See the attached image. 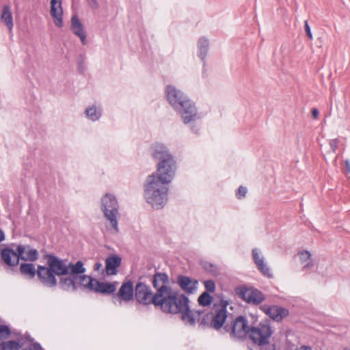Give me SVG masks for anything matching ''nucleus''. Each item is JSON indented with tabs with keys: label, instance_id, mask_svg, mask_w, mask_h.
I'll list each match as a JSON object with an SVG mask.
<instances>
[{
	"label": "nucleus",
	"instance_id": "23",
	"mask_svg": "<svg viewBox=\"0 0 350 350\" xmlns=\"http://www.w3.org/2000/svg\"><path fill=\"white\" fill-rule=\"evenodd\" d=\"M209 42L208 40L204 37H202L198 42V56L201 59L203 62V66L206 65V57L208 51Z\"/></svg>",
	"mask_w": 350,
	"mask_h": 350
},
{
	"label": "nucleus",
	"instance_id": "17",
	"mask_svg": "<svg viewBox=\"0 0 350 350\" xmlns=\"http://www.w3.org/2000/svg\"><path fill=\"white\" fill-rule=\"evenodd\" d=\"M135 297V288L131 280L123 282L118 293L113 294V297H118L120 299L129 301Z\"/></svg>",
	"mask_w": 350,
	"mask_h": 350
},
{
	"label": "nucleus",
	"instance_id": "44",
	"mask_svg": "<svg viewBox=\"0 0 350 350\" xmlns=\"http://www.w3.org/2000/svg\"><path fill=\"white\" fill-rule=\"evenodd\" d=\"M296 350H312V347L308 345H301L300 347L297 348Z\"/></svg>",
	"mask_w": 350,
	"mask_h": 350
},
{
	"label": "nucleus",
	"instance_id": "8",
	"mask_svg": "<svg viewBox=\"0 0 350 350\" xmlns=\"http://www.w3.org/2000/svg\"><path fill=\"white\" fill-rule=\"evenodd\" d=\"M66 267L68 269L67 273L59 275L61 277L57 284L63 291L75 292L77 291L78 285L77 282V275L85 273L86 269L81 260H78L75 264L71 262H67L66 260Z\"/></svg>",
	"mask_w": 350,
	"mask_h": 350
},
{
	"label": "nucleus",
	"instance_id": "21",
	"mask_svg": "<svg viewBox=\"0 0 350 350\" xmlns=\"http://www.w3.org/2000/svg\"><path fill=\"white\" fill-rule=\"evenodd\" d=\"M122 258L117 254H110L105 260V271L107 275L118 273V269L121 265Z\"/></svg>",
	"mask_w": 350,
	"mask_h": 350
},
{
	"label": "nucleus",
	"instance_id": "18",
	"mask_svg": "<svg viewBox=\"0 0 350 350\" xmlns=\"http://www.w3.org/2000/svg\"><path fill=\"white\" fill-rule=\"evenodd\" d=\"M228 317L227 308H217L213 311V317H212V327L215 330H219L224 327V323ZM222 333H224V331Z\"/></svg>",
	"mask_w": 350,
	"mask_h": 350
},
{
	"label": "nucleus",
	"instance_id": "26",
	"mask_svg": "<svg viewBox=\"0 0 350 350\" xmlns=\"http://www.w3.org/2000/svg\"><path fill=\"white\" fill-rule=\"evenodd\" d=\"M299 256L301 263L306 262L302 267L303 271L314 266L313 260L311 259V254L309 251L303 250L299 252Z\"/></svg>",
	"mask_w": 350,
	"mask_h": 350
},
{
	"label": "nucleus",
	"instance_id": "13",
	"mask_svg": "<svg viewBox=\"0 0 350 350\" xmlns=\"http://www.w3.org/2000/svg\"><path fill=\"white\" fill-rule=\"evenodd\" d=\"M88 286L89 290L104 295L113 294L116 289L115 284L100 282L96 279H91Z\"/></svg>",
	"mask_w": 350,
	"mask_h": 350
},
{
	"label": "nucleus",
	"instance_id": "35",
	"mask_svg": "<svg viewBox=\"0 0 350 350\" xmlns=\"http://www.w3.org/2000/svg\"><path fill=\"white\" fill-rule=\"evenodd\" d=\"M84 59H85V57H83V55H80L77 57V66H78V71H79L81 74H83V73L85 72V66H84V65H83Z\"/></svg>",
	"mask_w": 350,
	"mask_h": 350
},
{
	"label": "nucleus",
	"instance_id": "12",
	"mask_svg": "<svg viewBox=\"0 0 350 350\" xmlns=\"http://www.w3.org/2000/svg\"><path fill=\"white\" fill-rule=\"evenodd\" d=\"M135 299L139 304L154 306V293L150 286L142 282H138L135 286Z\"/></svg>",
	"mask_w": 350,
	"mask_h": 350
},
{
	"label": "nucleus",
	"instance_id": "36",
	"mask_svg": "<svg viewBox=\"0 0 350 350\" xmlns=\"http://www.w3.org/2000/svg\"><path fill=\"white\" fill-rule=\"evenodd\" d=\"M252 256L255 264L257 265L264 261L263 258H260L259 253L256 248L252 250Z\"/></svg>",
	"mask_w": 350,
	"mask_h": 350
},
{
	"label": "nucleus",
	"instance_id": "4",
	"mask_svg": "<svg viewBox=\"0 0 350 350\" xmlns=\"http://www.w3.org/2000/svg\"><path fill=\"white\" fill-rule=\"evenodd\" d=\"M44 258L47 260V266L38 265V279L44 286L53 288L57 285L56 275L67 273L66 260L52 254H46Z\"/></svg>",
	"mask_w": 350,
	"mask_h": 350
},
{
	"label": "nucleus",
	"instance_id": "48",
	"mask_svg": "<svg viewBox=\"0 0 350 350\" xmlns=\"http://www.w3.org/2000/svg\"><path fill=\"white\" fill-rule=\"evenodd\" d=\"M347 165L348 171L350 172V167H349V164L348 161L347 162Z\"/></svg>",
	"mask_w": 350,
	"mask_h": 350
},
{
	"label": "nucleus",
	"instance_id": "3",
	"mask_svg": "<svg viewBox=\"0 0 350 350\" xmlns=\"http://www.w3.org/2000/svg\"><path fill=\"white\" fill-rule=\"evenodd\" d=\"M165 93L167 102L180 115L185 124H189L198 118L195 103L183 92L174 85H167Z\"/></svg>",
	"mask_w": 350,
	"mask_h": 350
},
{
	"label": "nucleus",
	"instance_id": "42",
	"mask_svg": "<svg viewBox=\"0 0 350 350\" xmlns=\"http://www.w3.org/2000/svg\"><path fill=\"white\" fill-rule=\"evenodd\" d=\"M330 146L333 150H336L338 148V139H332L330 142Z\"/></svg>",
	"mask_w": 350,
	"mask_h": 350
},
{
	"label": "nucleus",
	"instance_id": "43",
	"mask_svg": "<svg viewBox=\"0 0 350 350\" xmlns=\"http://www.w3.org/2000/svg\"><path fill=\"white\" fill-rule=\"evenodd\" d=\"M319 111L318 109L313 108L312 109V117L314 119H317L319 117Z\"/></svg>",
	"mask_w": 350,
	"mask_h": 350
},
{
	"label": "nucleus",
	"instance_id": "14",
	"mask_svg": "<svg viewBox=\"0 0 350 350\" xmlns=\"http://www.w3.org/2000/svg\"><path fill=\"white\" fill-rule=\"evenodd\" d=\"M177 284L182 291L188 295L193 294L198 288V281L187 275H178Z\"/></svg>",
	"mask_w": 350,
	"mask_h": 350
},
{
	"label": "nucleus",
	"instance_id": "34",
	"mask_svg": "<svg viewBox=\"0 0 350 350\" xmlns=\"http://www.w3.org/2000/svg\"><path fill=\"white\" fill-rule=\"evenodd\" d=\"M204 286L206 289L204 292H208V293H214L215 291V283L213 280H206Z\"/></svg>",
	"mask_w": 350,
	"mask_h": 350
},
{
	"label": "nucleus",
	"instance_id": "22",
	"mask_svg": "<svg viewBox=\"0 0 350 350\" xmlns=\"http://www.w3.org/2000/svg\"><path fill=\"white\" fill-rule=\"evenodd\" d=\"M270 319L280 322L288 316V310L286 308H260Z\"/></svg>",
	"mask_w": 350,
	"mask_h": 350
},
{
	"label": "nucleus",
	"instance_id": "41",
	"mask_svg": "<svg viewBox=\"0 0 350 350\" xmlns=\"http://www.w3.org/2000/svg\"><path fill=\"white\" fill-rule=\"evenodd\" d=\"M230 304L229 300L221 298L219 303H214L212 306H228Z\"/></svg>",
	"mask_w": 350,
	"mask_h": 350
},
{
	"label": "nucleus",
	"instance_id": "10",
	"mask_svg": "<svg viewBox=\"0 0 350 350\" xmlns=\"http://www.w3.org/2000/svg\"><path fill=\"white\" fill-rule=\"evenodd\" d=\"M250 329L247 320L243 316L236 318L232 325L226 324L224 327V332L228 333L230 338L234 340H244L248 336Z\"/></svg>",
	"mask_w": 350,
	"mask_h": 350
},
{
	"label": "nucleus",
	"instance_id": "25",
	"mask_svg": "<svg viewBox=\"0 0 350 350\" xmlns=\"http://www.w3.org/2000/svg\"><path fill=\"white\" fill-rule=\"evenodd\" d=\"M1 20L4 21L6 26L10 30L13 27V18L10 11V8L8 5H4L2 9V13L1 16Z\"/></svg>",
	"mask_w": 350,
	"mask_h": 350
},
{
	"label": "nucleus",
	"instance_id": "24",
	"mask_svg": "<svg viewBox=\"0 0 350 350\" xmlns=\"http://www.w3.org/2000/svg\"><path fill=\"white\" fill-rule=\"evenodd\" d=\"M20 271L22 275L29 279H33L36 275L38 276V268L36 269L33 263L23 262L20 266Z\"/></svg>",
	"mask_w": 350,
	"mask_h": 350
},
{
	"label": "nucleus",
	"instance_id": "15",
	"mask_svg": "<svg viewBox=\"0 0 350 350\" xmlns=\"http://www.w3.org/2000/svg\"><path fill=\"white\" fill-rule=\"evenodd\" d=\"M17 255L20 260L24 261H35L39 257L38 252L36 249L31 247L29 245H17Z\"/></svg>",
	"mask_w": 350,
	"mask_h": 350
},
{
	"label": "nucleus",
	"instance_id": "16",
	"mask_svg": "<svg viewBox=\"0 0 350 350\" xmlns=\"http://www.w3.org/2000/svg\"><path fill=\"white\" fill-rule=\"evenodd\" d=\"M0 256L2 261L9 267H16L19 263L17 247L14 250L10 247H5L1 249Z\"/></svg>",
	"mask_w": 350,
	"mask_h": 350
},
{
	"label": "nucleus",
	"instance_id": "33",
	"mask_svg": "<svg viewBox=\"0 0 350 350\" xmlns=\"http://www.w3.org/2000/svg\"><path fill=\"white\" fill-rule=\"evenodd\" d=\"M259 271L265 276L268 278H271L272 274L270 272L269 268L267 265L263 262H260L256 265Z\"/></svg>",
	"mask_w": 350,
	"mask_h": 350
},
{
	"label": "nucleus",
	"instance_id": "11",
	"mask_svg": "<svg viewBox=\"0 0 350 350\" xmlns=\"http://www.w3.org/2000/svg\"><path fill=\"white\" fill-rule=\"evenodd\" d=\"M237 295L248 304L257 306L265 299V295L258 289L244 286H237L234 289Z\"/></svg>",
	"mask_w": 350,
	"mask_h": 350
},
{
	"label": "nucleus",
	"instance_id": "29",
	"mask_svg": "<svg viewBox=\"0 0 350 350\" xmlns=\"http://www.w3.org/2000/svg\"><path fill=\"white\" fill-rule=\"evenodd\" d=\"M91 279H94L91 276H88L87 275H85V273L83 274H79L77 277V289L79 288H88V284L90 282Z\"/></svg>",
	"mask_w": 350,
	"mask_h": 350
},
{
	"label": "nucleus",
	"instance_id": "19",
	"mask_svg": "<svg viewBox=\"0 0 350 350\" xmlns=\"http://www.w3.org/2000/svg\"><path fill=\"white\" fill-rule=\"evenodd\" d=\"M51 15L55 19V25L58 27H62L64 25L62 0H51Z\"/></svg>",
	"mask_w": 350,
	"mask_h": 350
},
{
	"label": "nucleus",
	"instance_id": "2",
	"mask_svg": "<svg viewBox=\"0 0 350 350\" xmlns=\"http://www.w3.org/2000/svg\"><path fill=\"white\" fill-rule=\"evenodd\" d=\"M174 176L167 172L152 174L146 178L144 186V198L146 201L155 209L162 208L167 201L169 188L167 184L172 182Z\"/></svg>",
	"mask_w": 350,
	"mask_h": 350
},
{
	"label": "nucleus",
	"instance_id": "49",
	"mask_svg": "<svg viewBox=\"0 0 350 350\" xmlns=\"http://www.w3.org/2000/svg\"><path fill=\"white\" fill-rule=\"evenodd\" d=\"M264 306H266V305H265ZM272 306H273V307H275V305H273Z\"/></svg>",
	"mask_w": 350,
	"mask_h": 350
},
{
	"label": "nucleus",
	"instance_id": "7",
	"mask_svg": "<svg viewBox=\"0 0 350 350\" xmlns=\"http://www.w3.org/2000/svg\"><path fill=\"white\" fill-rule=\"evenodd\" d=\"M273 330L270 321L265 319L260 322L257 326H252L249 332L248 337L254 345L260 347V350H275V345L269 342V339Z\"/></svg>",
	"mask_w": 350,
	"mask_h": 350
},
{
	"label": "nucleus",
	"instance_id": "46",
	"mask_svg": "<svg viewBox=\"0 0 350 350\" xmlns=\"http://www.w3.org/2000/svg\"><path fill=\"white\" fill-rule=\"evenodd\" d=\"M5 239V234L0 229V242Z\"/></svg>",
	"mask_w": 350,
	"mask_h": 350
},
{
	"label": "nucleus",
	"instance_id": "20",
	"mask_svg": "<svg viewBox=\"0 0 350 350\" xmlns=\"http://www.w3.org/2000/svg\"><path fill=\"white\" fill-rule=\"evenodd\" d=\"M70 30L75 35L80 38L81 42L83 45L86 44V33L84 31L83 24L77 15H73L71 18Z\"/></svg>",
	"mask_w": 350,
	"mask_h": 350
},
{
	"label": "nucleus",
	"instance_id": "32",
	"mask_svg": "<svg viewBox=\"0 0 350 350\" xmlns=\"http://www.w3.org/2000/svg\"><path fill=\"white\" fill-rule=\"evenodd\" d=\"M11 336V330L9 326L0 325V340L8 339Z\"/></svg>",
	"mask_w": 350,
	"mask_h": 350
},
{
	"label": "nucleus",
	"instance_id": "45",
	"mask_svg": "<svg viewBox=\"0 0 350 350\" xmlns=\"http://www.w3.org/2000/svg\"><path fill=\"white\" fill-rule=\"evenodd\" d=\"M102 267V264L99 262H97L94 265V269L96 271H98Z\"/></svg>",
	"mask_w": 350,
	"mask_h": 350
},
{
	"label": "nucleus",
	"instance_id": "37",
	"mask_svg": "<svg viewBox=\"0 0 350 350\" xmlns=\"http://www.w3.org/2000/svg\"><path fill=\"white\" fill-rule=\"evenodd\" d=\"M247 189L245 187L240 186L236 193V196L238 199H241L245 197L247 193Z\"/></svg>",
	"mask_w": 350,
	"mask_h": 350
},
{
	"label": "nucleus",
	"instance_id": "1",
	"mask_svg": "<svg viewBox=\"0 0 350 350\" xmlns=\"http://www.w3.org/2000/svg\"><path fill=\"white\" fill-rule=\"evenodd\" d=\"M154 293V306H189V299L178 290L173 289L165 272H155L152 278Z\"/></svg>",
	"mask_w": 350,
	"mask_h": 350
},
{
	"label": "nucleus",
	"instance_id": "6",
	"mask_svg": "<svg viewBox=\"0 0 350 350\" xmlns=\"http://www.w3.org/2000/svg\"><path fill=\"white\" fill-rule=\"evenodd\" d=\"M152 156L157 161V174L167 172L169 175L175 176L176 162L167 147L162 143H155L150 147Z\"/></svg>",
	"mask_w": 350,
	"mask_h": 350
},
{
	"label": "nucleus",
	"instance_id": "9",
	"mask_svg": "<svg viewBox=\"0 0 350 350\" xmlns=\"http://www.w3.org/2000/svg\"><path fill=\"white\" fill-rule=\"evenodd\" d=\"M100 209L104 217L110 222L115 233L119 232L118 215H119V204L116 198L110 193H106L100 201Z\"/></svg>",
	"mask_w": 350,
	"mask_h": 350
},
{
	"label": "nucleus",
	"instance_id": "28",
	"mask_svg": "<svg viewBox=\"0 0 350 350\" xmlns=\"http://www.w3.org/2000/svg\"><path fill=\"white\" fill-rule=\"evenodd\" d=\"M213 300V296L208 293V292H203L198 299L200 306H211Z\"/></svg>",
	"mask_w": 350,
	"mask_h": 350
},
{
	"label": "nucleus",
	"instance_id": "40",
	"mask_svg": "<svg viewBox=\"0 0 350 350\" xmlns=\"http://www.w3.org/2000/svg\"><path fill=\"white\" fill-rule=\"evenodd\" d=\"M86 2L93 10H98L99 8V3L97 0H86Z\"/></svg>",
	"mask_w": 350,
	"mask_h": 350
},
{
	"label": "nucleus",
	"instance_id": "47",
	"mask_svg": "<svg viewBox=\"0 0 350 350\" xmlns=\"http://www.w3.org/2000/svg\"><path fill=\"white\" fill-rule=\"evenodd\" d=\"M25 338L27 340H28L29 342H32L33 341V338H31L29 334L25 336Z\"/></svg>",
	"mask_w": 350,
	"mask_h": 350
},
{
	"label": "nucleus",
	"instance_id": "5",
	"mask_svg": "<svg viewBox=\"0 0 350 350\" xmlns=\"http://www.w3.org/2000/svg\"><path fill=\"white\" fill-rule=\"evenodd\" d=\"M163 313L180 314V318L186 324L194 325L196 321L200 323V325L205 327H212V317H213V310L211 312L205 313L204 310H196L191 308H160Z\"/></svg>",
	"mask_w": 350,
	"mask_h": 350
},
{
	"label": "nucleus",
	"instance_id": "30",
	"mask_svg": "<svg viewBox=\"0 0 350 350\" xmlns=\"http://www.w3.org/2000/svg\"><path fill=\"white\" fill-rule=\"evenodd\" d=\"M200 265L206 271L211 273L214 275L219 274L218 269L214 264L206 260H201Z\"/></svg>",
	"mask_w": 350,
	"mask_h": 350
},
{
	"label": "nucleus",
	"instance_id": "39",
	"mask_svg": "<svg viewBox=\"0 0 350 350\" xmlns=\"http://www.w3.org/2000/svg\"><path fill=\"white\" fill-rule=\"evenodd\" d=\"M23 350H44L39 342H32L28 348L23 349Z\"/></svg>",
	"mask_w": 350,
	"mask_h": 350
},
{
	"label": "nucleus",
	"instance_id": "27",
	"mask_svg": "<svg viewBox=\"0 0 350 350\" xmlns=\"http://www.w3.org/2000/svg\"><path fill=\"white\" fill-rule=\"evenodd\" d=\"M21 345L18 341L8 340L0 343V350H19Z\"/></svg>",
	"mask_w": 350,
	"mask_h": 350
},
{
	"label": "nucleus",
	"instance_id": "31",
	"mask_svg": "<svg viewBox=\"0 0 350 350\" xmlns=\"http://www.w3.org/2000/svg\"><path fill=\"white\" fill-rule=\"evenodd\" d=\"M85 112L86 113V116L88 117V118L92 121L98 120L101 116L100 112H98L97 111L95 106H92L89 108H87L85 109Z\"/></svg>",
	"mask_w": 350,
	"mask_h": 350
},
{
	"label": "nucleus",
	"instance_id": "38",
	"mask_svg": "<svg viewBox=\"0 0 350 350\" xmlns=\"http://www.w3.org/2000/svg\"><path fill=\"white\" fill-rule=\"evenodd\" d=\"M304 30H305L306 34L308 36V38L310 40H312L313 36H312L311 29H310V27L309 25L308 21H305V22H304Z\"/></svg>",
	"mask_w": 350,
	"mask_h": 350
}]
</instances>
